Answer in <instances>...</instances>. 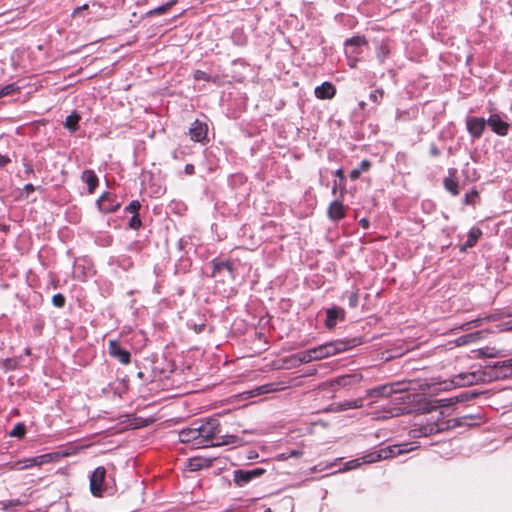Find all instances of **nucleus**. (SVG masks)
Listing matches in <instances>:
<instances>
[{"label": "nucleus", "instance_id": "nucleus-1", "mask_svg": "<svg viewBox=\"0 0 512 512\" xmlns=\"http://www.w3.org/2000/svg\"><path fill=\"white\" fill-rule=\"evenodd\" d=\"M512 376V358L488 364L471 372H461L449 380L434 384V390L446 391L457 387L472 386L479 383L493 382Z\"/></svg>", "mask_w": 512, "mask_h": 512}, {"label": "nucleus", "instance_id": "nucleus-2", "mask_svg": "<svg viewBox=\"0 0 512 512\" xmlns=\"http://www.w3.org/2000/svg\"><path fill=\"white\" fill-rule=\"evenodd\" d=\"M199 439L198 447H213L220 445H241L242 439L236 435L218 436L220 433V423L217 419L210 418L203 422H196Z\"/></svg>", "mask_w": 512, "mask_h": 512}, {"label": "nucleus", "instance_id": "nucleus-3", "mask_svg": "<svg viewBox=\"0 0 512 512\" xmlns=\"http://www.w3.org/2000/svg\"><path fill=\"white\" fill-rule=\"evenodd\" d=\"M416 447H413L410 443H404L400 445H392L388 447H384L378 451L368 453L361 458L353 459L345 463L344 467L340 469V472L349 471L355 469L362 464H370L375 463L380 460H385L389 458H393L404 453L410 452L414 450Z\"/></svg>", "mask_w": 512, "mask_h": 512}, {"label": "nucleus", "instance_id": "nucleus-4", "mask_svg": "<svg viewBox=\"0 0 512 512\" xmlns=\"http://www.w3.org/2000/svg\"><path fill=\"white\" fill-rule=\"evenodd\" d=\"M356 339L353 340H337L328 342L317 347L311 348L313 361L321 360L329 356L347 351L356 346Z\"/></svg>", "mask_w": 512, "mask_h": 512}, {"label": "nucleus", "instance_id": "nucleus-5", "mask_svg": "<svg viewBox=\"0 0 512 512\" xmlns=\"http://www.w3.org/2000/svg\"><path fill=\"white\" fill-rule=\"evenodd\" d=\"M265 469L256 467L250 470L238 469L233 472V481L238 487H243L253 479L261 477Z\"/></svg>", "mask_w": 512, "mask_h": 512}, {"label": "nucleus", "instance_id": "nucleus-6", "mask_svg": "<svg viewBox=\"0 0 512 512\" xmlns=\"http://www.w3.org/2000/svg\"><path fill=\"white\" fill-rule=\"evenodd\" d=\"M444 423L440 424L437 422H428L426 424H418L415 425L413 429L410 430L409 435L411 438H419L423 436H429L432 434H436L445 429Z\"/></svg>", "mask_w": 512, "mask_h": 512}, {"label": "nucleus", "instance_id": "nucleus-7", "mask_svg": "<svg viewBox=\"0 0 512 512\" xmlns=\"http://www.w3.org/2000/svg\"><path fill=\"white\" fill-rule=\"evenodd\" d=\"M106 469L102 466L97 467L90 476V491L96 497H101L104 492V480Z\"/></svg>", "mask_w": 512, "mask_h": 512}, {"label": "nucleus", "instance_id": "nucleus-8", "mask_svg": "<svg viewBox=\"0 0 512 512\" xmlns=\"http://www.w3.org/2000/svg\"><path fill=\"white\" fill-rule=\"evenodd\" d=\"M363 380V375L358 372L351 374L341 375L331 380L330 384L333 389L347 388L360 383Z\"/></svg>", "mask_w": 512, "mask_h": 512}, {"label": "nucleus", "instance_id": "nucleus-9", "mask_svg": "<svg viewBox=\"0 0 512 512\" xmlns=\"http://www.w3.org/2000/svg\"><path fill=\"white\" fill-rule=\"evenodd\" d=\"M178 436H179L180 442L191 443L192 448H195V449L200 448V447H198V442L200 441V439H199V433H198V428H197L196 422L193 423L191 426L180 430L178 433Z\"/></svg>", "mask_w": 512, "mask_h": 512}, {"label": "nucleus", "instance_id": "nucleus-10", "mask_svg": "<svg viewBox=\"0 0 512 512\" xmlns=\"http://www.w3.org/2000/svg\"><path fill=\"white\" fill-rule=\"evenodd\" d=\"M487 125V120L479 117H468L466 119V127L472 138L478 139L482 136Z\"/></svg>", "mask_w": 512, "mask_h": 512}, {"label": "nucleus", "instance_id": "nucleus-11", "mask_svg": "<svg viewBox=\"0 0 512 512\" xmlns=\"http://www.w3.org/2000/svg\"><path fill=\"white\" fill-rule=\"evenodd\" d=\"M97 206L102 213L107 214L116 211L120 207V202L116 200L115 196L105 192L97 200Z\"/></svg>", "mask_w": 512, "mask_h": 512}, {"label": "nucleus", "instance_id": "nucleus-12", "mask_svg": "<svg viewBox=\"0 0 512 512\" xmlns=\"http://www.w3.org/2000/svg\"><path fill=\"white\" fill-rule=\"evenodd\" d=\"M109 354L111 357L117 359L122 364H129L131 361V356L129 351L123 349L119 342L116 340H109Z\"/></svg>", "mask_w": 512, "mask_h": 512}, {"label": "nucleus", "instance_id": "nucleus-13", "mask_svg": "<svg viewBox=\"0 0 512 512\" xmlns=\"http://www.w3.org/2000/svg\"><path fill=\"white\" fill-rule=\"evenodd\" d=\"M487 125L491 127L492 131L499 136H506L509 131V124L502 120L500 115L493 113L487 119Z\"/></svg>", "mask_w": 512, "mask_h": 512}, {"label": "nucleus", "instance_id": "nucleus-14", "mask_svg": "<svg viewBox=\"0 0 512 512\" xmlns=\"http://www.w3.org/2000/svg\"><path fill=\"white\" fill-rule=\"evenodd\" d=\"M208 127L206 123H203L196 119L189 129V135L191 140L195 142H203L207 139Z\"/></svg>", "mask_w": 512, "mask_h": 512}, {"label": "nucleus", "instance_id": "nucleus-15", "mask_svg": "<svg viewBox=\"0 0 512 512\" xmlns=\"http://www.w3.org/2000/svg\"><path fill=\"white\" fill-rule=\"evenodd\" d=\"M345 318V311L340 307H332L326 311L325 325L328 329H333L337 321H343Z\"/></svg>", "mask_w": 512, "mask_h": 512}, {"label": "nucleus", "instance_id": "nucleus-16", "mask_svg": "<svg viewBox=\"0 0 512 512\" xmlns=\"http://www.w3.org/2000/svg\"><path fill=\"white\" fill-rule=\"evenodd\" d=\"M335 93L336 89L330 82H324L315 88V96L318 99H331Z\"/></svg>", "mask_w": 512, "mask_h": 512}, {"label": "nucleus", "instance_id": "nucleus-17", "mask_svg": "<svg viewBox=\"0 0 512 512\" xmlns=\"http://www.w3.org/2000/svg\"><path fill=\"white\" fill-rule=\"evenodd\" d=\"M328 216L333 221H339L345 216L344 206L339 201H333L328 208Z\"/></svg>", "mask_w": 512, "mask_h": 512}, {"label": "nucleus", "instance_id": "nucleus-18", "mask_svg": "<svg viewBox=\"0 0 512 512\" xmlns=\"http://www.w3.org/2000/svg\"><path fill=\"white\" fill-rule=\"evenodd\" d=\"M81 179L88 186V192L92 194L98 185V177L93 170H84Z\"/></svg>", "mask_w": 512, "mask_h": 512}, {"label": "nucleus", "instance_id": "nucleus-19", "mask_svg": "<svg viewBox=\"0 0 512 512\" xmlns=\"http://www.w3.org/2000/svg\"><path fill=\"white\" fill-rule=\"evenodd\" d=\"M481 235H482V231L479 228H477V227L471 228V230L468 233L467 240L462 245L461 250L466 251L467 249L474 247L476 245V243L478 242L479 238L481 237Z\"/></svg>", "mask_w": 512, "mask_h": 512}, {"label": "nucleus", "instance_id": "nucleus-20", "mask_svg": "<svg viewBox=\"0 0 512 512\" xmlns=\"http://www.w3.org/2000/svg\"><path fill=\"white\" fill-rule=\"evenodd\" d=\"M291 365L296 367L303 363H310L313 361L311 349L303 352L296 353L290 358Z\"/></svg>", "mask_w": 512, "mask_h": 512}, {"label": "nucleus", "instance_id": "nucleus-21", "mask_svg": "<svg viewBox=\"0 0 512 512\" xmlns=\"http://www.w3.org/2000/svg\"><path fill=\"white\" fill-rule=\"evenodd\" d=\"M277 390H278V388H275L274 384H264V385H261L259 387H256V388L248 391L247 394H248V397L251 398V397H256V396H259L262 394L274 392Z\"/></svg>", "mask_w": 512, "mask_h": 512}, {"label": "nucleus", "instance_id": "nucleus-22", "mask_svg": "<svg viewBox=\"0 0 512 512\" xmlns=\"http://www.w3.org/2000/svg\"><path fill=\"white\" fill-rule=\"evenodd\" d=\"M363 407V399H354V400H347L344 401L337 406L338 411H345L349 409H358Z\"/></svg>", "mask_w": 512, "mask_h": 512}, {"label": "nucleus", "instance_id": "nucleus-23", "mask_svg": "<svg viewBox=\"0 0 512 512\" xmlns=\"http://www.w3.org/2000/svg\"><path fill=\"white\" fill-rule=\"evenodd\" d=\"M399 385V383L381 385L380 392L382 393V397H390L393 394L404 392L405 389L395 388Z\"/></svg>", "mask_w": 512, "mask_h": 512}, {"label": "nucleus", "instance_id": "nucleus-24", "mask_svg": "<svg viewBox=\"0 0 512 512\" xmlns=\"http://www.w3.org/2000/svg\"><path fill=\"white\" fill-rule=\"evenodd\" d=\"M80 120V115L76 112H73L72 114L68 115L65 119L64 126L68 130L74 132L78 129V123Z\"/></svg>", "mask_w": 512, "mask_h": 512}, {"label": "nucleus", "instance_id": "nucleus-25", "mask_svg": "<svg viewBox=\"0 0 512 512\" xmlns=\"http://www.w3.org/2000/svg\"><path fill=\"white\" fill-rule=\"evenodd\" d=\"M227 270L230 275L233 274V267L229 261L213 262V275L220 272L221 270Z\"/></svg>", "mask_w": 512, "mask_h": 512}, {"label": "nucleus", "instance_id": "nucleus-26", "mask_svg": "<svg viewBox=\"0 0 512 512\" xmlns=\"http://www.w3.org/2000/svg\"><path fill=\"white\" fill-rule=\"evenodd\" d=\"M34 466H38V463H34L33 457H32V458H28V459H25V460H21V461L15 462L12 465V469H14V470H24V469L31 468V467H34Z\"/></svg>", "mask_w": 512, "mask_h": 512}, {"label": "nucleus", "instance_id": "nucleus-27", "mask_svg": "<svg viewBox=\"0 0 512 512\" xmlns=\"http://www.w3.org/2000/svg\"><path fill=\"white\" fill-rule=\"evenodd\" d=\"M474 396H475V394H470L468 392H464L458 396L446 398V400L448 401L447 405H454L458 402H464V401H467V400L473 398Z\"/></svg>", "mask_w": 512, "mask_h": 512}, {"label": "nucleus", "instance_id": "nucleus-28", "mask_svg": "<svg viewBox=\"0 0 512 512\" xmlns=\"http://www.w3.org/2000/svg\"><path fill=\"white\" fill-rule=\"evenodd\" d=\"M206 460L201 458H192L188 460L187 467L190 471H197L205 466Z\"/></svg>", "mask_w": 512, "mask_h": 512}, {"label": "nucleus", "instance_id": "nucleus-29", "mask_svg": "<svg viewBox=\"0 0 512 512\" xmlns=\"http://www.w3.org/2000/svg\"><path fill=\"white\" fill-rule=\"evenodd\" d=\"M444 186L452 195L456 196L459 194L458 183L452 178H446L444 180Z\"/></svg>", "mask_w": 512, "mask_h": 512}, {"label": "nucleus", "instance_id": "nucleus-30", "mask_svg": "<svg viewBox=\"0 0 512 512\" xmlns=\"http://www.w3.org/2000/svg\"><path fill=\"white\" fill-rule=\"evenodd\" d=\"M384 98V90L378 88L369 94V100L373 103L380 104Z\"/></svg>", "mask_w": 512, "mask_h": 512}, {"label": "nucleus", "instance_id": "nucleus-31", "mask_svg": "<svg viewBox=\"0 0 512 512\" xmlns=\"http://www.w3.org/2000/svg\"><path fill=\"white\" fill-rule=\"evenodd\" d=\"M26 428L23 423H18L9 433L12 437L22 438L25 435Z\"/></svg>", "mask_w": 512, "mask_h": 512}, {"label": "nucleus", "instance_id": "nucleus-32", "mask_svg": "<svg viewBox=\"0 0 512 512\" xmlns=\"http://www.w3.org/2000/svg\"><path fill=\"white\" fill-rule=\"evenodd\" d=\"M16 90H18V87L16 86L15 83L7 84L4 87L0 88V98L4 97V96H7V95H10L13 92H15Z\"/></svg>", "mask_w": 512, "mask_h": 512}, {"label": "nucleus", "instance_id": "nucleus-33", "mask_svg": "<svg viewBox=\"0 0 512 512\" xmlns=\"http://www.w3.org/2000/svg\"><path fill=\"white\" fill-rule=\"evenodd\" d=\"M52 460H53V455L50 453L33 457L34 463H38V466L42 465L44 463H48Z\"/></svg>", "mask_w": 512, "mask_h": 512}, {"label": "nucleus", "instance_id": "nucleus-34", "mask_svg": "<svg viewBox=\"0 0 512 512\" xmlns=\"http://www.w3.org/2000/svg\"><path fill=\"white\" fill-rule=\"evenodd\" d=\"M407 412H409V408L406 406L390 407L388 409V413H390L391 416H399Z\"/></svg>", "mask_w": 512, "mask_h": 512}, {"label": "nucleus", "instance_id": "nucleus-35", "mask_svg": "<svg viewBox=\"0 0 512 512\" xmlns=\"http://www.w3.org/2000/svg\"><path fill=\"white\" fill-rule=\"evenodd\" d=\"M193 77L197 81H206V82L211 81V76L201 70L194 71Z\"/></svg>", "mask_w": 512, "mask_h": 512}, {"label": "nucleus", "instance_id": "nucleus-36", "mask_svg": "<svg viewBox=\"0 0 512 512\" xmlns=\"http://www.w3.org/2000/svg\"><path fill=\"white\" fill-rule=\"evenodd\" d=\"M175 3H176V0L169 1L166 4L161 5V6L157 7V8H155L151 13L162 14L165 11H167L168 9H170Z\"/></svg>", "mask_w": 512, "mask_h": 512}, {"label": "nucleus", "instance_id": "nucleus-37", "mask_svg": "<svg viewBox=\"0 0 512 512\" xmlns=\"http://www.w3.org/2000/svg\"><path fill=\"white\" fill-rule=\"evenodd\" d=\"M141 205L139 201H131L128 206H126L125 210L130 213H134V215H138V211Z\"/></svg>", "mask_w": 512, "mask_h": 512}, {"label": "nucleus", "instance_id": "nucleus-38", "mask_svg": "<svg viewBox=\"0 0 512 512\" xmlns=\"http://www.w3.org/2000/svg\"><path fill=\"white\" fill-rule=\"evenodd\" d=\"M52 303L55 307H58V308H61L64 306L65 304V297L58 293V294H55L53 297H52Z\"/></svg>", "mask_w": 512, "mask_h": 512}, {"label": "nucleus", "instance_id": "nucleus-39", "mask_svg": "<svg viewBox=\"0 0 512 512\" xmlns=\"http://www.w3.org/2000/svg\"><path fill=\"white\" fill-rule=\"evenodd\" d=\"M142 223L138 215H133L129 221V227L137 230L141 227Z\"/></svg>", "mask_w": 512, "mask_h": 512}, {"label": "nucleus", "instance_id": "nucleus-40", "mask_svg": "<svg viewBox=\"0 0 512 512\" xmlns=\"http://www.w3.org/2000/svg\"><path fill=\"white\" fill-rule=\"evenodd\" d=\"M366 397L367 398L382 397V393L380 392V386L367 390Z\"/></svg>", "mask_w": 512, "mask_h": 512}, {"label": "nucleus", "instance_id": "nucleus-41", "mask_svg": "<svg viewBox=\"0 0 512 512\" xmlns=\"http://www.w3.org/2000/svg\"><path fill=\"white\" fill-rule=\"evenodd\" d=\"M19 505H21V502L19 500H10V501L2 503V509L4 511H7L10 508L15 507V506H19Z\"/></svg>", "mask_w": 512, "mask_h": 512}, {"label": "nucleus", "instance_id": "nucleus-42", "mask_svg": "<svg viewBox=\"0 0 512 512\" xmlns=\"http://www.w3.org/2000/svg\"><path fill=\"white\" fill-rule=\"evenodd\" d=\"M358 294L356 292H353L349 295V305L351 307H356L358 305Z\"/></svg>", "mask_w": 512, "mask_h": 512}, {"label": "nucleus", "instance_id": "nucleus-43", "mask_svg": "<svg viewBox=\"0 0 512 512\" xmlns=\"http://www.w3.org/2000/svg\"><path fill=\"white\" fill-rule=\"evenodd\" d=\"M394 401L397 402L398 404H405L407 402H410V395L401 394L400 396L396 397Z\"/></svg>", "mask_w": 512, "mask_h": 512}, {"label": "nucleus", "instance_id": "nucleus-44", "mask_svg": "<svg viewBox=\"0 0 512 512\" xmlns=\"http://www.w3.org/2000/svg\"><path fill=\"white\" fill-rule=\"evenodd\" d=\"M361 170L358 169V168H355L353 169L351 172H350V178L353 179V180H356L357 178H359L360 174H361Z\"/></svg>", "mask_w": 512, "mask_h": 512}, {"label": "nucleus", "instance_id": "nucleus-45", "mask_svg": "<svg viewBox=\"0 0 512 512\" xmlns=\"http://www.w3.org/2000/svg\"><path fill=\"white\" fill-rule=\"evenodd\" d=\"M369 167H370V163H369V161H367V160H363V161L360 163V166H359V168H358V169H360V170H361V172H363V171H367V170L369 169Z\"/></svg>", "mask_w": 512, "mask_h": 512}, {"label": "nucleus", "instance_id": "nucleus-46", "mask_svg": "<svg viewBox=\"0 0 512 512\" xmlns=\"http://www.w3.org/2000/svg\"><path fill=\"white\" fill-rule=\"evenodd\" d=\"M9 162H10V159L8 156L0 154V167H4Z\"/></svg>", "mask_w": 512, "mask_h": 512}, {"label": "nucleus", "instance_id": "nucleus-47", "mask_svg": "<svg viewBox=\"0 0 512 512\" xmlns=\"http://www.w3.org/2000/svg\"><path fill=\"white\" fill-rule=\"evenodd\" d=\"M24 168H25L24 172H25V174H27V175L32 174V173H33V171H34V170H33L32 165H31V164H28V163H25V164H24Z\"/></svg>", "mask_w": 512, "mask_h": 512}, {"label": "nucleus", "instance_id": "nucleus-48", "mask_svg": "<svg viewBox=\"0 0 512 512\" xmlns=\"http://www.w3.org/2000/svg\"><path fill=\"white\" fill-rule=\"evenodd\" d=\"M185 173L186 174H193L194 173V166L192 164H187L185 166Z\"/></svg>", "mask_w": 512, "mask_h": 512}, {"label": "nucleus", "instance_id": "nucleus-49", "mask_svg": "<svg viewBox=\"0 0 512 512\" xmlns=\"http://www.w3.org/2000/svg\"><path fill=\"white\" fill-rule=\"evenodd\" d=\"M88 8V5L87 4H84L83 6H80V7H77L74 11H73V15L76 16L78 15L82 10Z\"/></svg>", "mask_w": 512, "mask_h": 512}, {"label": "nucleus", "instance_id": "nucleus-50", "mask_svg": "<svg viewBox=\"0 0 512 512\" xmlns=\"http://www.w3.org/2000/svg\"><path fill=\"white\" fill-rule=\"evenodd\" d=\"M24 190L29 194V193L35 191V187L32 184H26L24 186Z\"/></svg>", "mask_w": 512, "mask_h": 512}, {"label": "nucleus", "instance_id": "nucleus-51", "mask_svg": "<svg viewBox=\"0 0 512 512\" xmlns=\"http://www.w3.org/2000/svg\"><path fill=\"white\" fill-rule=\"evenodd\" d=\"M301 454H302V452H301V451H299V450H293V451H291V452L289 453V457H298V456H300Z\"/></svg>", "mask_w": 512, "mask_h": 512}, {"label": "nucleus", "instance_id": "nucleus-52", "mask_svg": "<svg viewBox=\"0 0 512 512\" xmlns=\"http://www.w3.org/2000/svg\"><path fill=\"white\" fill-rule=\"evenodd\" d=\"M360 224L365 229L369 227V221L367 219H365V218L360 220Z\"/></svg>", "mask_w": 512, "mask_h": 512}, {"label": "nucleus", "instance_id": "nucleus-53", "mask_svg": "<svg viewBox=\"0 0 512 512\" xmlns=\"http://www.w3.org/2000/svg\"><path fill=\"white\" fill-rule=\"evenodd\" d=\"M439 406L441 407H447L448 401L446 399H440L438 400Z\"/></svg>", "mask_w": 512, "mask_h": 512}, {"label": "nucleus", "instance_id": "nucleus-54", "mask_svg": "<svg viewBox=\"0 0 512 512\" xmlns=\"http://www.w3.org/2000/svg\"><path fill=\"white\" fill-rule=\"evenodd\" d=\"M365 106H366V103H365L364 101H360V102H359V107H360L361 109H364V107H365Z\"/></svg>", "mask_w": 512, "mask_h": 512}, {"label": "nucleus", "instance_id": "nucleus-55", "mask_svg": "<svg viewBox=\"0 0 512 512\" xmlns=\"http://www.w3.org/2000/svg\"><path fill=\"white\" fill-rule=\"evenodd\" d=\"M465 201H466V203H467V204L471 203V202H470V196H469V194H466V196H465Z\"/></svg>", "mask_w": 512, "mask_h": 512}, {"label": "nucleus", "instance_id": "nucleus-56", "mask_svg": "<svg viewBox=\"0 0 512 512\" xmlns=\"http://www.w3.org/2000/svg\"><path fill=\"white\" fill-rule=\"evenodd\" d=\"M432 154H434V155H437V154H438V151H437V149H436V148H433V149H432Z\"/></svg>", "mask_w": 512, "mask_h": 512}, {"label": "nucleus", "instance_id": "nucleus-57", "mask_svg": "<svg viewBox=\"0 0 512 512\" xmlns=\"http://www.w3.org/2000/svg\"><path fill=\"white\" fill-rule=\"evenodd\" d=\"M355 41H356L357 43L364 42V40H361L360 38H357Z\"/></svg>", "mask_w": 512, "mask_h": 512}, {"label": "nucleus", "instance_id": "nucleus-58", "mask_svg": "<svg viewBox=\"0 0 512 512\" xmlns=\"http://www.w3.org/2000/svg\"><path fill=\"white\" fill-rule=\"evenodd\" d=\"M488 356H489V357H495V356H496V354L491 353V354H488Z\"/></svg>", "mask_w": 512, "mask_h": 512}, {"label": "nucleus", "instance_id": "nucleus-59", "mask_svg": "<svg viewBox=\"0 0 512 512\" xmlns=\"http://www.w3.org/2000/svg\"><path fill=\"white\" fill-rule=\"evenodd\" d=\"M264 512H272L270 508H267Z\"/></svg>", "mask_w": 512, "mask_h": 512}]
</instances>
